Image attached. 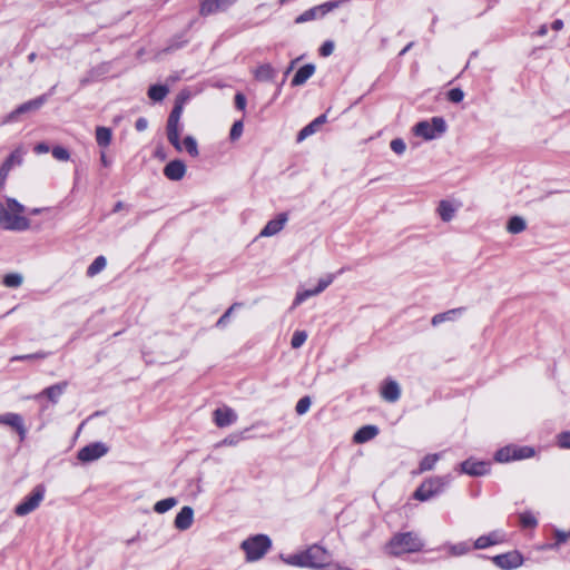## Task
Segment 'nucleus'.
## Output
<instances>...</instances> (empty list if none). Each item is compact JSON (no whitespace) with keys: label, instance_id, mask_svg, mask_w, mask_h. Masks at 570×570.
I'll return each instance as SVG.
<instances>
[{"label":"nucleus","instance_id":"obj_1","mask_svg":"<svg viewBox=\"0 0 570 570\" xmlns=\"http://www.w3.org/2000/svg\"><path fill=\"white\" fill-rule=\"evenodd\" d=\"M24 206L13 198L7 199V206L0 202V227L7 230L22 232L30 228V220L22 216Z\"/></svg>","mask_w":570,"mask_h":570},{"label":"nucleus","instance_id":"obj_2","mask_svg":"<svg viewBox=\"0 0 570 570\" xmlns=\"http://www.w3.org/2000/svg\"><path fill=\"white\" fill-rule=\"evenodd\" d=\"M423 548V541L414 532H403L394 534L385 546L386 553L391 556H401L404 553L417 552Z\"/></svg>","mask_w":570,"mask_h":570},{"label":"nucleus","instance_id":"obj_3","mask_svg":"<svg viewBox=\"0 0 570 570\" xmlns=\"http://www.w3.org/2000/svg\"><path fill=\"white\" fill-rule=\"evenodd\" d=\"M184 100L181 96H179L176 100V104L169 114L168 120H167V138L169 142L175 147L177 151H181V145H180V117L184 109Z\"/></svg>","mask_w":570,"mask_h":570},{"label":"nucleus","instance_id":"obj_4","mask_svg":"<svg viewBox=\"0 0 570 570\" xmlns=\"http://www.w3.org/2000/svg\"><path fill=\"white\" fill-rule=\"evenodd\" d=\"M272 546L271 539L265 534H256L242 542V549L246 553L247 561L262 559Z\"/></svg>","mask_w":570,"mask_h":570},{"label":"nucleus","instance_id":"obj_5","mask_svg":"<svg viewBox=\"0 0 570 570\" xmlns=\"http://www.w3.org/2000/svg\"><path fill=\"white\" fill-rule=\"evenodd\" d=\"M446 131V122L442 117H433L430 120L417 122L412 132L425 140H432L442 136Z\"/></svg>","mask_w":570,"mask_h":570},{"label":"nucleus","instance_id":"obj_6","mask_svg":"<svg viewBox=\"0 0 570 570\" xmlns=\"http://www.w3.org/2000/svg\"><path fill=\"white\" fill-rule=\"evenodd\" d=\"M449 483L448 478L435 476L424 481L414 492V498L419 501H426L442 492Z\"/></svg>","mask_w":570,"mask_h":570},{"label":"nucleus","instance_id":"obj_7","mask_svg":"<svg viewBox=\"0 0 570 570\" xmlns=\"http://www.w3.org/2000/svg\"><path fill=\"white\" fill-rule=\"evenodd\" d=\"M46 489L42 484L37 485L32 492L14 508V513L24 517L35 511L45 498Z\"/></svg>","mask_w":570,"mask_h":570},{"label":"nucleus","instance_id":"obj_8","mask_svg":"<svg viewBox=\"0 0 570 570\" xmlns=\"http://www.w3.org/2000/svg\"><path fill=\"white\" fill-rule=\"evenodd\" d=\"M533 455L534 450L530 446L508 445L497 451L495 460L498 462H509L511 460L532 458Z\"/></svg>","mask_w":570,"mask_h":570},{"label":"nucleus","instance_id":"obj_9","mask_svg":"<svg viewBox=\"0 0 570 570\" xmlns=\"http://www.w3.org/2000/svg\"><path fill=\"white\" fill-rule=\"evenodd\" d=\"M306 567L321 568L328 563L330 553L321 546L313 544L304 551Z\"/></svg>","mask_w":570,"mask_h":570},{"label":"nucleus","instance_id":"obj_10","mask_svg":"<svg viewBox=\"0 0 570 570\" xmlns=\"http://www.w3.org/2000/svg\"><path fill=\"white\" fill-rule=\"evenodd\" d=\"M341 1H328L323 4L313 7L306 11H304L302 14H299L296 19V23H304L307 21L315 20L317 18L324 17L330 11L334 10L340 6Z\"/></svg>","mask_w":570,"mask_h":570},{"label":"nucleus","instance_id":"obj_11","mask_svg":"<svg viewBox=\"0 0 570 570\" xmlns=\"http://www.w3.org/2000/svg\"><path fill=\"white\" fill-rule=\"evenodd\" d=\"M108 446L102 442L90 443L78 451L77 458L83 463L92 462L106 455Z\"/></svg>","mask_w":570,"mask_h":570},{"label":"nucleus","instance_id":"obj_12","mask_svg":"<svg viewBox=\"0 0 570 570\" xmlns=\"http://www.w3.org/2000/svg\"><path fill=\"white\" fill-rule=\"evenodd\" d=\"M238 0H202L199 6L200 16L207 17L228 10Z\"/></svg>","mask_w":570,"mask_h":570},{"label":"nucleus","instance_id":"obj_13","mask_svg":"<svg viewBox=\"0 0 570 570\" xmlns=\"http://www.w3.org/2000/svg\"><path fill=\"white\" fill-rule=\"evenodd\" d=\"M493 562L501 569L510 570L522 564V557L518 552H509L495 556Z\"/></svg>","mask_w":570,"mask_h":570},{"label":"nucleus","instance_id":"obj_14","mask_svg":"<svg viewBox=\"0 0 570 570\" xmlns=\"http://www.w3.org/2000/svg\"><path fill=\"white\" fill-rule=\"evenodd\" d=\"M0 424L9 425L13 428L20 435V439L23 440L27 433V430L23 424V419L21 415L17 413H4L0 415Z\"/></svg>","mask_w":570,"mask_h":570},{"label":"nucleus","instance_id":"obj_15","mask_svg":"<svg viewBox=\"0 0 570 570\" xmlns=\"http://www.w3.org/2000/svg\"><path fill=\"white\" fill-rule=\"evenodd\" d=\"M460 468L461 472L473 476L484 475L489 472V464L483 461L465 460Z\"/></svg>","mask_w":570,"mask_h":570},{"label":"nucleus","instance_id":"obj_16","mask_svg":"<svg viewBox=\"0 0 570 570\" xmlns=\"http://www.w3.org/2000/svg\"><path fill=\"white\" fill-rule=\"evenodd\" d=\"M236 420L237 414L228 406L219 407L214 412V421L219 428L232 425Z\"/></svg>","mask_w":570,"mask_h":570},{"label":"nucleus","instance_id":"obj_17","mask_svg":"<svg viewBox=\"0 0 570 570\" xmlns=\"http://www.w3.org/2000/svg\"><path fill=\"white\" fill-rule=\"evenodd\" d=\"M47 101V95H41L32 100H29L27 102L21 104L17 109H14L8 117L9 120L14 119L18 115L38 110L43 106V104Z\"/></svg>","mask_w":570,"mask_h":570},{"label":"nucleus","instance_id":"obj_18","mask_svg":"<svg viewBox=\"0 0 570 570\" xmlns=\"http://www.w3.org/2000/svg\"><path fill=\"white\" fill-rule=\"evenodd\" d=\"M287 222L286 214H279L275 219L269 220L265 227L261 230V237H271L278 234Z\"/></svg>","mask_w":570,"mask_h":570},{"label":"nucleus","instance_id":"obj_19","mask_svg":"<svg viewBox=\"0 0 570 570\" xmlns=\"http://www.w3.org/2000/svg\"><path fill=\"white\" fill-rule=\"evenodd\" d=\"M186 174V166L181 160H171L164 168V175L169 180H180Z\"/></svg>","mask_w":570,"mask_h":570},{"label":"nucleus","instance_id":"obj_20","mask_svg":"<svg viewBox=\"0 0 570 570\" xmlns=\"http://www.w3.org/2000/svg\"><path fill=\"white\" fill-rule=\"evenodd\" d=\"M381 396L387 402H396L401 396L399 383L394 380H386L381 387Z\"/></svg>","mask_w":570,"mask_h":570},{"label":"nucleus","instance_id":"obj_21","mask_svg":"<svg viewBox=\"0 0 570 570\" xmlns=\"http://www.w3.org/2000/svg\"><path fill=\"white\" fill-rule=\"evenodd\" d=\"M194 521V510L190 507H183L181 510L177 513L174 524L176 529L180 531H185L189 529Z\"/></svg>","mask_w":570,"mask_h":570},{"label":"nucleus","instance_id":"obj_22","mask_svg":"<svg viewBox=\"0 0 570 570\" xmlns=\"http://www.w3.org/2000/svg\"><path fill=\"white\" fill-rule=\"evenodd\" d=\"M460 206V203L443 199L439 203L438 214L443 222L448 223L453 219Z\"/></svg>","mask_w":570,"mask_h":570},{"label":"nucleus","instance_id":"obj_23","mask_svg":"<svg viewBox=\"0 0 570 570\" xmlns=\"http://www.w3.org/2000/svg\"><path fill=\"white\" fill-rule=\"evenodd\" d=\"M253 75L257 81H273L277 70L271 63H262L253 71Z\"/></svg>","mask_w":570,"mask_h":570},{"label":"nucleus","instance_id":"obj_24","mask_svg":"<svg viewBox=\"0 0 570 570\" xmlns=\"http://www.w3.org/2000/svg\"><path fill=\"white\" fill-rule=\"evenodd\" d=\"M67 387V382H61L45 389L40 394L36 395L35 399L46 396L52 403H57L60 396L63 394Z\"/></svg>","mask_w":570,"mask_h":570},{"label":"nucleus","instance_id":"obj_25","mask_svg":"<svg viewBox=\"0 0 570 570\" xmlns=\"http://www.w3.org/2000/svg\"><path fill=\"white\" fill-rule=\"evenodd\" d=\"M379 434V429L375 425L362 426L353 436V441L357 444L365 443L374 439Z\"/></svg>","mask_w":570,"mask_h":570},{"label":"nucleus","instance_id":"obj_26","mask_svg":"<svg viewBox=\"0 0 570 570\" xmlns=\"http://www.w3.org/2000/svg\"><path fill=\"white\" fill-rule=\"evenodd\" d=\"M315 72V66L307 63L301 67L292 79V86L304 85Z\"/></svg>","mask_w":570,"mask_h":570},{"label":"nucleus","instance_id":"obj_27","mask_svg":"<svg viewBox=\"0 0 570 570\" xmlns=\"http://www.w3.org/2000/svg\"><path fill=\"white\" fill-rule=\"evenodd\" d=\"M326 121V116L321 115L316 119H314L311 124L305 126L297 135V141L301 142L308 136L315 134L320 126H322Z\"/></svg>","mask_w":570,"mask_h":570},{"label":"nucleus","instance_id":"obj_28","mask_svg":"<svg viewBox=\"0 0 570 570\" xmlns=\"http://www.w3.org/2000/svg\"><path fill=\"white\" fill-rule=\"evenodd\" d=\"M463 312L464 307H458L444 313L436 314L432 317L431 323L433 326H436L443 322L453 321L455 316L461 315Z\"/></svg>","mask_w":570,"mask_h":570},{"label":"nucleus","instance_id":"obj_29","mask_svg":"<svg viewBox=\"0 0 570 570\" xmlns=\"http://www.w3.org/2000/svg\"><path fill=\"white\" fill-rule=\"evenodd\" d=\"M527 228V222L521 216H513L508 220L507 230L511 234H520Z\"/></svg>","mask_w":570,"mask_h":570},{"label":"nucleus","instance_id":"obj_30","mask_svg":"<svg viewBox=\"0 0 570 570\" xmlns=\"http://www.w3.org/2000/svg\"><path fill=\"white\" fill-rule=\"evenodd\" d=\"M24 154L26 150L22 147H18L10 154L2 165L8 166V169L10 170L13 166L22 164Z\"/></svg>","mask_w":570,"mask_h":570},{"label":"nucleus","instance_id":"obj_31","mask_svg":"<svg viewBox=\"0 0 570 570\" xmlns=\"http://www.w3.org/2000/svg\"><path fill=\"white\" fill-rule=\"evenodd\" d=\"M111 136H112V134L109 128H107V127H97L96 128V140L100 147L109 146V144L111 141Z\"/></svg>","mask_w":570,"mask_h":570},{"label":"nucleus","instance_id":"obj_32","mask_svg":"<svg viewBox=\"0 0 570 570\" xmlns=\"http://www.w3.org/2000/svg\"><path fill=\"white\" fill-rule=\"evenodd\" d=\"M177 503H178V501L176 498H173V497L166 498V499L160 500L155 503L154 511L156 513L163 514V513L169 511L170 509H173L174 507H176Z\"/></svg>","mask_w":570,"mask_h":570},{"label":"nucleus","instance_id":"obj_33","mask_svg":"<svg viewBox=\"0 0 570 570\" xmlns=\"http://www.w3.org/2000/svg\"><path fill=\"white\" fill-rule=\"evenodd\" d=\"M168 92V87L164 85H154L149 88L148 96L151 100L161 101Z\"/></svg>","mask_w":570,"mask_h":570},{"label":"nucleus","instance_id":"obj_34","mask_svg":"<svg viewBox=\"0 0 570 570\" xmlns=\"http://www.w3.org/2000/svg\"><path fill=\"white\" fill-rule=\"evenodd\" d=\"M500 541L497 533H491L489 535H481L474 542L475 549H485L490 546H493Z\"/></svg>","mask_w":570,"mask_h":570},{"label":"nucleus","instance_id":"obj_35","mask_svg":"<svg viewBox=\"0 0 570 570\" xmlns=\"http://www.w3.org/2000/svg\"><path fill=\"white\" fill-rule=\"evenodd\" d=\"M107 265V261L104 256H98L95 261L89 265L87 269V276L94 277L99 274Z\"/></svg>","mask_w":570,"mask_h":570},{"label":"nucleus","instance_id":"obj_36","mask_svg":"<svg viewBox=\"0 0 570 570\" xmlns=\"http://www.w3.org/2000/svg\"><path fill=\"white\" fill-rule=\"evenodd\" d=\"M180 145H181V149L185 148L186 151L191 156V157H197L199 151H198V146H197V141L194 137L191 136H186L184 141L181 142L180 141Z\"/></svg>","mask_w":570,"mask_h":570},{"label":"nucleus","instance_id":"obj_37","mask_svg":"<svg viewBox=\"0 0 570 570\" xmlns=\"http://www.w3.org/2000/svg\"><path fill=\"white\" fill-rule=\"evenodd\" d=\"M439 459V454H429L424 456L420 463V473L432 470Z\"/></svg>","mask_w":570,"mask_h":570},{"label":"nucleus","instance_id":"obj_38","mask_svg":"<svg viewBox=\"0 0 570 570\" xmlns=\"http://www.w3.org/2000/svg\"><path fill=\"white\" fill-rule=\"evenodd\" d=\"M283 561L289 566L295 567H306V560L304 556V551L299 553H295L292 556H288L287 558H282Z\"/></svg>","mask_w":570,"mask_h":570},{"label":"nucleus","instance_id":"obj_39","mask_svg":"<svg viewBox=\"0 0 570 570\" xmlns=\"http://www.w3.org/2000/svg\"><path fill=\"white\" fill-rule=\"evenodd\" d=\"M22 281H23L22 275H20L18 273L7 274L3 277V284L7 287H11V288L19 287L22 284Z\"/></svg>","mask_w":570,"mask_h":570},{"label":"nucleus","instance_id":"obj_40","mask_svg":"<svg viewBox=\"0 0 570 570\" xmlns=\"http://www.w3.org/2000/svg\"><path fill=\"white\" fill-rule=\"evenodd\" d=\"M312 296H316V293H315L314 289H305V291L297 292V294H296V296L294 298L292 308L297 307L304 301H306L307 298H309Z\"/></svg>","mask_w":570,"mask_h":570},{"label":"nucleus","instance_id":"obj_41","mask_svg":"<svg viewBox=\"0 0 570 570\" xmlns=\"http://www.w3.org/2000/svg\"><path fill=\"white\" fill-rule=\"evenodd\" d=\"M307 340V333L305 331H296L293 334L291 345L293 348H299Z\"/></svg>","mask_w":570,"mask_h":570},{"label":"nucleus","instance_id":"obj_42","mask_svg":"<svg viewBox=\"0 0 570 570\" xmlns=\"http://www.w3.org/2000/svg\"><path fill=\"white\" fill-rule=\"evenodd\" d=\"M243 130H244L243 121L242 120L235 121L230 128L229 139L232 141L238 140L240 138V136L243 135Z\"/></svg>","mask_w":570,"mask_h":570},{"label":"nucleus","instance_id":"obj_43","mask_svg":"<svg viewBox=\"0 0 570 570\" xmlns=\"http://www.w3.org/2000/svg\"><path fill=\"white\" fill-rule=\"evenodd\" d=\"M520 523L523 528H534L538 522L533 514L524 512L520 514Z\"/></svg>","mask_w":570,"mask_h":570},{"label":"nucleus","instance_id":"obj_44","mask_svg":"<svg viewBox=\"0 0 570 570\" xmlns=\"http://www.w3.org/2000/svg\"><path fill=\"white\" fill-rule=\"evenodd\" d=\"M334 281V275L328 274L325 277L321 278L318 281L317 286L314 288L316 295L321 294L323 291H325Z\"/></svg>","mask_w":570,"mask_h":570},{"label":"nucleus","instance_id":"obj_45","mask_svg":"<svg viewBox=\"0 0 570 570\" xmlns=\"http://www.w3.org/2000/svg\"><path fill=\"white\" fill-rule=\"evenodd\" d=\"M390 147L396 155H403L406 150V144L402 138L391 140Z\"/></svg>","mask_w":570,"mask_h":570},{"label":"nucleus","instance_id":"obj_46","mask_svg":"<svg viewBox=\"0 0 570 570\" xmlns=\"http://www.w3.org/2000/svg\"><path fill=\"white\" fill-rule=\"evenodd\" d=\"M311 403L312 402L308 396H304V397L299 399V401L297 402L296 407H295L296 413L298 415L305 414L309 410Z\"/></svg>","mask_w":570,"mask_h":570},{"label":"nucleus","instance_id":"obj_47","mask_svg":"<svg viewBox=\"0 0 570 570\" xmlns=\"http://www.w3.org/2000/svg\"><path fill=\"white\" fill-rule=\"evenodd\" d=\"M52 156L57 159V160H60V161H67L69 160L70 158V154L69 151L61 147V146H56L53 147L52 149Z\"/></svg>","mask_w":570,"mask_h":570},{"label":"nucleus","instance_id":"obj_48","mask_svg":"<svg viewBox=\"0 0 570 570\" xmlns=\"http://www.w3.org/2000/svg\"><path fill=\"white\" fill-rule=\"evenodd\" d=\"M49 355L48 352H37L33 354H27V355H20L14 356L11 358V361H24V360H43Z\"/></svg>","mask_w":570,"mask_h":570},{"label":"nucleus","instance_id":"obj_49","mask_svg":"<svg viewBox=\"0 0 570 570\" xmlns=\"http://www.w3.org/2000/svg\"><path fill=\"white\" fill-rule=\"evenodd\" d=\"M448 98L451 102H461L464 98V92L460 88H453L448 92Z\"/></svg>","mask_w":570,"mask_h":570},{"label":"nucleus","instance_id":"obj_50","mask_svg":"<svg viewBox=\"0 0 570 570\" xmlns=\"http://www.w3.org/2000/svg\"><path fill=\"white\" fill-rule=\"evenodd\" d=\"M240 306H242V304H240V303H234V304H233V305H232V306H230V307H229V308H228V309H227V311H226V312L220 316V318L217 321L216 325H217V326H219V327H220V326H224V325L227 323L228 318L230 317V315H232L233 311H234L235 308H237V307H240Z\"/></svg>","mask_w":570,"mask_h":570},{"label":"nucleus","instance_id":"obj_51","mask_svg":"<svg viewBox=\"0 0 570 570\" xmlns=\"http://www.w3.org/2000/svg\"><path fill=\"white\" fill-rule=\"evenodd\" d=\"M558 445L562 449H570V432H563L558 435Z\"/></svg>","mask_w":570,"mask_h":570},{"label":"nucleus","instance_id":"obj_52","mask_svg":"<svg viewBox=\"0 0 570 570\" xmlns=\"http://www.w3.org/2000/svg\"><path fill=\"white\" fill-rule=\"evenodd\" d=\"M470 550V547L466 543H458L451 547V552L455 556H461L466 553Z\"/></svg>","mask_w":570,"mask_h":570},{"label":"nucleus","instance_id":"obj_53","mask_svg":"<svg viewBox=\"0 0 570 570\" xmlns=\"http://www.w3.org/2000/svg\"><path fill=\"white\" fill-rule=\"evenodd\" d=\"M333 50H334V43L332 41H326L322 45V47L320 49V53L323 57H327V56L332 55Z\"/></svg>","mask_w":570,"mask_h":570},{"label":"nucleus","instance_id":"obj_54","mask_svg":"<svg viewBox=\"0 0 570 570\" xmlns=\"http://www.w3.org/2000/svg\"><path fill=\"white\" fill-rule=\"evenodd\" d=\"M235 106L239 110H244L246 107V97L242 92L235 95Z\"/></svg>","mask_w":570,"mask_h":570},{"label":"nucleus","instance_id":"obj_55","mask_svg":"<svg viewBox=\"0 0 570 570\" xmlns=\"http://www.w3.org/2000/svg\"><path fill=\"white\" fill-rule=\"evenodd\" d=\"M50 150L49 146L46 142H39L35 146L36 154H46Z\"/></svg>","mask_w":570,"mask_h":570},{"label":"nucleus","instance_id":"obj_56","mask_svg":"<svg viewBox=\"0 0 570 570\" xmlns=\"http://www.w3.org/2000/svg\"><path fill=\"white\" fill-rule=\"evenodd\" d=\"M148 126V121L146 118H138L136 124H135V127L138 131H144Z\"/></svg>","mask_w":570,"mask_h":570},{"label":"nucleus","instance_id":"obj_57","mask_svg":"<svg viewBox=\"0 0 570 570\" xmlns=\"http://www.w3.org/2000/svg\"><path fill=\"white\" fill-rule=\"evenodd\" d=\"M9 171L8 166H0V187L4 184Z\"/></svg>","mask_w":570,"mask_h":570},{"label":"nucleus","instance_id":"obj_58","mask_svg":"<svg viewBox=\"0 0 570 570\" xmlns=\"http://www.w3.org/2000/svg\"><path fill=\"white\" fill-rule=\"evenodd\" d=\"M237 441L238 440L236 438L229 436V438L224 439L220 444H223V445H236Z\"/></svg>","mask_w":570,"mask_h":570},{"label":"nucleus","instance_id":"obj_59","mask_svg":"<svg viewBox=\"0 0 570 570\" xmlns=\"http://www.w3.org/2000/svg\"><path fill=\"white\" fill-rule=\"evenodd\" d=\"M551 27H552V29H553L554 31H559V30H561V29L563 28V21H562V20H560V19H557V20H554V21L552 22V26H551Z\"/></svg>","mask_w":570,"mask_h":570},{"label":"nucleus","instance_id":"obj_60","mask_svg":"<svg viewBox=\"0 0 570 570\" xmlns=\"http://www.w3.org/2000/svg\"><path fill=\"white\" fill-rule=\"evenodd\" d=\"M125 208V204L122 202H117L114 206L112 212L118 213Z\"/></svg>","mask_w":570,"mask_h":570},{"label":"nucleus","instance_id":"obj_61","mask_svg":"<svg viewBox=\"0 0 570 570\" xmlns=\"http://www.w3.org/2000/svg\"><path fill=\"white\" fill-rule=\"evenodd\" d=\"M568 535H569L568 533L558 532L557 533L558 541L559 542H564L567 540Z\"/></svg>","mask_w":570,"mask_h":570},{"label":"nucleus","instance_id":"obj_62","mask_svg":"<svg viewBox=\"0 0 570 570\" xmlns=\"http://www.w3.org/2000/svg\"><path fill=\"white\" fill-rule=\"evenodd\" d=\"M548 33V27L546 24H542L539 30H538V35L539 36H546Z\"/></svg>","mask_w":570,"mask_h":570},{"label":"nucleus","instance_id":"obj_63","mask_svg":"<svg viewBox=\"0 0 570 570\" xmlns=\"http://www.w3.org/2000/svg\"><path fill=\"white\" fill-rule=\"evenodd\" d=\"M413 46V42H410L409 45H406L400 52V56H403L405 55Z\"/></svg>","mask_w":570,"mask_h":570},{"label":"nucleus","instance_id":"obj_64","mask_svg":"<svg viewBox=\"0 0 570 570\" xmlns=\"http://www.w3.org/2000/svg\"><path fill=\"white\" fill-rule=\"evenodd\" d=\"M100 160L104 166H109V160L107 159L106 155L102 153L100 156Z\"/></svg>","mask_w":570,"mask_h":570}]
</instances>
